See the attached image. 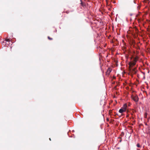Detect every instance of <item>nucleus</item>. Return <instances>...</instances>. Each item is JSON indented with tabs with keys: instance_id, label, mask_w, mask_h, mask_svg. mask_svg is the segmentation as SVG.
Returning a JSON list of instances; mask_svg holds the SVG:
<instances>
[{
	"instance_id": "1",
	"label": "nucleus",
	"mask_w": 150,
	"mask_h": 150,
	"mask_svg": "<svg viewBox=\"0 0 150 150\" xmlns=\"http://www.w3.org/2000/svg\"><path fill=\"white\" fill-rule=\"evenodd\" d=\"M132 98L135 102H137L139 100V98L137 95H132Z\"/></svg>"
},
{
	"instance_id": "2",
	"label": "nucleus",
	"mask_w": 150,
	"mask_h": 150,
	"mask_svg": "<svg viewBox=\"0 0 150 150\" xmlns=\"http://www.w3.org/2000/svg\"><path fill=\"white\" fill-rule=\"evenodd\" d=\"M129 70L133 74H135L137 73V70H136V68H135L133 69L132 68H129Z\"/></svg>"
},
{
	"instance_id": "3",
	"label": "nucleus",
	"mask_w": 150,
	"mask_h": 150,
	"mask_svg": "<svg viewBox=\"0 0 150 150\" xmlns=\"http://www.w3.org/2000/svg\"><path fill=\"white\" fill-rule=\"evenodd\" d=\"M136 64L135 62H133L132 61L130 62L129 63V68H132Z\"/></svg>"
},
{
	"instance_id": "4",
	"label": "nucleus",
	"mask_w": 150,
	"mask_h": 150,
	"mask_svg": "<svg viewBox=\"0 0 150 150\" xmlns=\"http://www.w3.org/2000/svg\"><path fill=\"white\" fill-rule=\"evenodd\" d=\"M138 57H135L134 58L133 60L132 61L133 62H135V63H136V62L138 60Z\"/></svg>"
},
{
	"instance_id": "5",
	"label": "nucleus",
	"mask_w": 150,
	"mask_h": 150,
	"mask_svg": "<svg viewBox=\"0 0 150 150\" xmlns=\"http://www.w3.org/2000/svg\"><path fill=\"white\" fill-rule=\"evenodd\" d=\"M111 71V69L110 68H108L106 72L107 74L109 75Z\"/></svg>"
},
{
	"instance_id": "6",
	"label": "nucleus",
	"mask_w": 150,
	"mask_h": 150,
	"mask_svg": "<svg viewBox=\"0 0 150 150\" xmlns=\"http://www.w3.org/2000/svg\"><path fill=\"white\" fill-rule=\"evenodd\" d=\"M127 105L126 104H125L123 106V107L122 108L126 111L127 109Z\"/></svg>"
},
{
	"instance_id": "7",
	"label": "nucleus",
	"mask_w": 150,
	"mask_h": 150,
	"mask_svg": "<svg viewBox=\"0 0 150 150\" xmlns=\"http://www.w3.org/2000/svg\"><path fill=\"white\" fill-rule=\"evenodd\" d=\"M125 111L124 109L121 108L119 110V112L120 113H122L123 112H125Z\"/></svg>"
},
{
	"instance_id": "8",
	"label": "nucleus",
	"mask_w": 150,
	"mask_h": 150,
	"mask_svg": "<svg viewBox=\"0 0 150 150\" xmlns=\"http://www.w3.org/2000/svg\"><path fill=\"white\" fill-rule=\"evenodd\" d=\"M134 29L135 30V33H137L139 31L138 29L136 28H134Z\"/></svg>"
},
{
	"instance_id": "9",
	"label": "nucleus",
	"mask_w": 150,
	"mask_h": 150,
	"mask_svg": "<svg viewBox=\"0 0 150 150\" xmlns=\"http://www.w3.org/2000/svg\"><path fill=\"white\" fill-rule=\"evenodd\" d=\"M147 113L146 112L145 113L144 115V117L145 118H146L147 116Z\"/></svg>"
},
{
	"instance_id": "10",
	"label": "nucleus",
	"mask_w": 150,
	"mask_h": 150,
	"mask_svg": "<svg viewBox=\"0 0 150 150\" xmlns=\"http://www.w3.org/2000/svg\"><path fill=\"white\" fill-rule=\"evenodd\" d=\"M47 38H48V39L50 40H52L53 39L52 38H51L49 36H48Z\"/></svg>"
},
{
	"instance_id": "11",
	"label": "nucleus",
	"mask_w": 150,
	"mask_h": 150,
	"mask_svg": "<svg viewBox=\"0 0 150 150\" xmlns=\"http://www.w3.org/2000/svg\"><path fill=\"white\" fill-rule=\"evenodd\" d=\"M137 146L138 147H140L141 146L139 144H137Z\"/></svg>"
},
{
	"instance_id": "12",
	"label": "nucleus",
	"mask_w": 150,
	"mask_h": 150,
	"mask_svg": "<svg viewBox=\"0 0 150 150\" xmlns=\"http://www.w3.org/2000/svg\"><path fill=\"white\" fill-rule=\"evenodd\" d=\"M6 41H8V42H10V40L9 39H6Z\"/></svg>"
},
{
	"instance_id": "13",
	"label": "nucleus",
	"mask_w": 150,
	"mask_h": 150,
	"mask_svg": "<svg viewBox=\"0 0 150 150\" xmlns=\"http://www.w3.org/2000/svg\"><path fill=\"white\" fill-rule=\"evenodd\" d=\"M124 133H121V135H124Z\"/></svg>"
},
{
	"instance_id": "14",
	"label": "nucleus",
	"mask_w": 150,
	"mask_h": 150,
	"mask_svg": "<svg viewBox=\"0 0 150 150\" xmlns=\"http://www.w3.org/2000/svg\"><path fill=\"white\" fill-rule=\"evenodd\" d=\"M132 2H134V1H132Z\"/></svg>"
},
{
	"instance_id": "15",
	"label": "nucleus",
	"mask_w": 150,
	"mask_h": 150,
	"mask_svg": "<svg viewBox=\"0 0 150 150\" xmlns=\"http://www.w3.org/2000/svg\"><path fill=\"white\" fill-rule=\"evenodd\" d=\"M50 139V141L51 140V139H50H50Z\"/></svg>"
},
{
	"instance_id": "16",
	"label": "nucleus",
	"mask_w": 150,
	"mask_h": 150,
	"mask_svg": "<svg viewBox=\"0 0 150 150\" xmlns=\"http://www.w3.org/2000/svg\"><path fill=\"white\" fill-rule=\"evenodd\" d=\"M121 142V140L120 141V142Z\"/></svg>"
},
{
	"instance_id": "17",
	"label": "nucleus",
	"mask_w": 150,
	"mask_h": 150,
	"mask_svg": "<svg viewBox=\"0 0 150 150\" xmlns=\"http://www.w3.org/2000/svg\"><path fill=\"white\" fill-rule=\"evenodd\" d=\"M66 13H68V12H66Z\"/></svg>"
}]
</instances>
